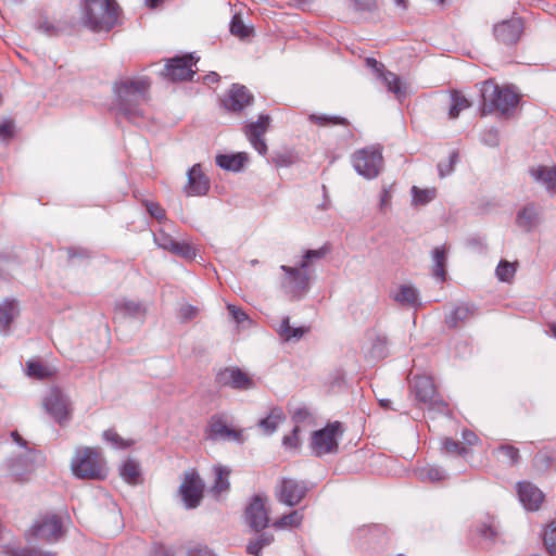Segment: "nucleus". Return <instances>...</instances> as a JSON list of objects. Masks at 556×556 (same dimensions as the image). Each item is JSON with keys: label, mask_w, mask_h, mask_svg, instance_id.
Segmentation results:
<instances>
[{"label": "nucleus", "mask_w": 556, "mask_h": 556, "mask_svg": "<svg viewBox=\"0 0 556 556\" xmlns=\"http://www.w3.org/2000/svg\"><path fill=\"white\" fill-rule=\"evenodd\" d=\"M11 437H12L13 441H14L16 444H18V445H20V451H22V450H24V448H28V447L26 446V441H24V440L22 439V437H21L16 431H13V432L11 433Z\"/></svg>", "instance_id": "obj_61"}, {"label": "nucleus", "mask_w": 556, "mask_h": 556, "mask_svg": "<svg viewBox=\"0 0 556 556\" xmlns=\"http://www.w3.org/2000/svg\"><path fill=\"white\" fill-rule=\"evenodd\" d=\"M270 124L268 115H260L258 119L254 123L247 125L245 135L252 147L262 155L267 153V144L263 136L267 131Z\"/></svg>", "instance_id": "obj_15"}, {"label": "nucleus", "mask_w": 556, "mask_h": 556, "mask_svg": "<svg viewBox=\"0 0 556 556\" xmlns=\"http://www.w3.org/2000/svg\"><path fill=\"white\" fill-rule=\"evenodd\" d=\"M309 119L318 125H321V126H325V125H328V124H332V125H346L348 122L345 118L343 117H339V116H328V115H315V114H312L309 115Z\"/></svg>", "instance_id": "obj_44"}, {"label": "nucleus", "mask_w": 556, "mask_h": 556, "mask_svg": "<svg viewBox=\"0 0 556 556\" xmlns=\"http://www.w3.org/2000/svg\"><path fill=\"white\" fill-rule=\"evenodd\" d=\"M256 542L260 543L261 548H263L273 542V536L263 534L256 540Z\"/></svg>", "instance_id": "obj_63"}, {"label": "nucleus", "mask_w": 556, "mask_h": 556, "mask_svg": "<svg viewBox=\"0 0 556 556\" xmlns=\"http://www.w3.org/2000/svg\"><path fill=\"white\" fill-rule=\"evenodd\" d=\"M366 64L376 72L377 76L382 80L387 89L394 93L397 99H402L407 94L408 85L396 74L384 71L383 65L374 58H367Z\"/></svg>", "instance_id": "obj_12"}, {"label": "nucleus", "mask_w": 556, "mask_h": 556, "mask_svg": "<svg viewBox=\"0 0 556 556\" xmlns=\"http://www.w3.org/2000/svg\"><path fill=\"white\" fill-rule=\"evenodd\" d=\"M14 556H53L52 553L26 552L15 553Z\"/></svg>", "instance_id": "obj_62"}, {"label": "nucleus", "mask_w": 556, "mask_h": 556, "mask_svg": "<svg viewBox=\"0 0 556 556\" xmlns=\"http://www.w3.org/2000/svg\"><path fill=\"white\" fill-rule=\"evenodd\" d=\"M252 101V96L244 86L233 85L224 99V105L230 111H241Z\"/></svg>", "instance_id": "obj_22"}, {"label": "nucleus", "mask_w": 556, "mask_h": 556, "mask_svg": "<svg viewBox=\"0 0 556 556\" xmlns=\"http://www.w3.org/2000/svg\"><path fill=\"white\" fill-rule=\"evenodd\" d=\"M20 313L18 305L14 300H2L0 302V332L8 334L11 324Z\"/></svg>", "instance_id": "obj_25"}, {"label": "nucleus", "mask_w": 556, "mask_h": 556, "mask_svg": "<svg viewBox=\"0 0 556 556\" xmlns=\"http://www.w3.org/2000/svg\"><path fill=\"white\" fill-rule=\"evenodd\" d=\"M118 308L123 312L124 315L134 317L141 316L146 312L144 307L140 303L130 300L122 301L118 304Z\"/></svg>", "instance_id": "obj_43"}, {"label": "nucleus", "mask_w": 556, "mask_h": 556, "mask_svg": "<svg viewBox=\"0 0 556 556\" xmlns=\"http://www.w3.org/2000/svg\"><path fill=\"white\" fill-rule=\"evenodd\" d=\"M56 369L36 361H28L26 364L27 376L37 379H47L55 374Z\"/></svg>", "instance_id": "obj_33"}, {"label": "nucleus", "mask_w": 556, "mask_h": 556, "mask_svg": "<svg viewBox=\"0 0 556 556\" xmlns=\"http://www.w3.org/2000/svg\"><path fill=\"white\" fill-rule=\"evenodd\" d=\"M41 456L31 448L18 451L8 460L10 473L18 481H27L35 472Z\"/></svg>", "instance_id": "obj_10"}, {"label": "nucleus", "mask_w": 556, "mask_h": 556, "mask_svg": "<svg viewBox=\"0 0 556 556\" xmlns=\"http://www.w3.org/2000/svg\"><path fill=\"white\" fill-rule=\"evenodd\" d=\"M351 1H352L355 10L369 9L374 3V0H351Z\"/></svg>", "instance_id": "obj_58"}, {"label": "nucleus", "mask_w": 556, "mask_h": 556, "mask_svg": "<svg viewBox=\"0 0 556 556\" xmlns=\"http://www.w3.org/2000/svg\"><path fill=\"white\" fill-rule=\"evenodd\" d=\"M103 439L108 442H111L115 446L124 445L118 434L112 430L104 431Z\"/></svg>", "instance_id": "obj_54"}, {"label": "nucleus", "mask_w": 556, "mask_h": 556, "mask_svg": "<svg viewBox=\"0 0 556 556\" xmlns=\"http://www.w3.org/2000/svg\"><path fill=\"white\" fill-rule=\"evenodd\" d=\"M230 31L232 35L240 38L249 36L250 29L244 25L243 21L239 15H233L230 23Z\"/></svg>", "instance_id": "obj_46"}, {"label": "nucleus", "mask_w": 556, "mask_h": 556, "mask_svg": "<svg viewBox=\"0 0 556 556\" xmlns=\"http://www.w3.org/2000/svg\"><path fill=\"white\" fill-rule=\"evenodd\" d=\"M463 440L468 445H475L478 442V437L471 431H464Z\"/></svg>", "instance_id": "obj_59"}, {"label": "nucleus", "mask_w": 556, "mask_h": 556, "mask_svg": "<svg viewBox=\"0 0 556 556\" xmlns=\"http://www.w3.org/2000/svg\"><path fill=\"white\" fill-rule=\"evenodd\" d=\"M311 414L306 408H299L293 413V419L296 422L304 421L305 419L309 418Z\"/></svg>", "instance_id": "obj_57"}, {"label": "nucleus", "mask_w": 556, "mask_h": 556, "mask_svg": "<svg viewBox=\"0 0 556 556\" xmlns=\"http://www.w3.org/2000/svg\"><path fill=\"white\" fill-rule=\"evenodd\" d=\"M213 472H214L215 480H214V484L212 485L211 492L215 496H220L223 493L228 492V490L230 488V483H229L230 469L225 466H222V465H216L213 467Z\"/></svg>", "instance_id": "obj_27"}, {"label": "nucleus", "mask_w": 556, "mask_h": 556, "mask_svg": "<svg viewBox=\"0 0 556 556\" xmlns=\"http://www.w3.org/2000/svg\"><path fill=\"white\" fill-rule=\"evenodd\" d=\"M517 263L501 261L495 269V275L500 281L510 282L515 277Z\"/></svg>", "instance_id": "obj_36"}, {"label": "nucleus", "mask_w": 556, "mask_h": 556, "mask_svg": "<svg viewBox=\"0 0 556 556\" xmlns=\"http://www.w3.org/2000/svg\"><path fill=\"white\" fill-rule=\"evenodd\" d=\"M306 494V486L293 479H283L279 490V501L288 506L299 504Z\"/></svg>", "instance_id": "obj_20"}, {"label": "nucleus", "mask_w": 556, "mask_h": 556, "mask_svg": "<svg viewBox=\"0 0 556 556\" xmlns=\"http://www.w3.org/2000/svg\"><path fill=\"white\" fill-rule=\"evenodd\" d=\"M147 210L153 217H155L159 220H162L165 217L164 210L157 203H147Z\"/></svg>", "instance_id": "obj_52"}, {"label": "nucleus", "mask_w": 556, "mask_h": 556, "mask_svg": "<svg viewBox=\"0 0 556 556\" xmlns=\"http://www.w3.org/2000/svg\"><path fill=\"white\" fill-rule=\"evenodd\" d=\"M518 495L527 510H538L544 501L543 492L530 482L518 484Z\"/></svg>", "instance_id": "obj_21"}, {"label": "nucleus", "mask_w": 556, "mask_h": 556, "mask_svg": "<svg viewBox=\"0 0 556 556\" xmlns=\"http://www.w3.org/2000/svg\"><path fill=\"white\" fill-rule=\"evenodd\" d=\"M193 56L186 55L172 59L164 68V76L172 81H180L191 79L195 72L192 70L194 65Z\"/></svg>", "instance_id": "obj_14"}, {"label": "nucleus", "mask_w": 556, "mask_h": 556, "mask_svg": "<svg viewBox=\"0 0 556 556\" xmlns=\"http://www.w3.org/2000/svg\"><path fill=\"white\" fill-rule=\"evenodd\" d=\"M211 432L215 438H220L228 441L242 442L243 440L241 430L230 429L222 422L213 424L211 427Z\"/></svg>", "instance_id": "obj_32"}, {"label": "nucleus", "mask_w": 556, "mask_h": 556, "mask_svg": "<svg viewBox=\"0 0 556 556\" xmlns=\"http://www.w3.org/2000/svg\"><path fill=\"white\" fill-rule=\"evenodd\" d=\"M457 157H458L457 153L452 152L448 156L447 162L439 163L438 168H439V174L441 177H445L453 170V167L457 162Z\"/></svg>", "instance_id": "obj_47"}, {"label": "nucleus", "mask_w": 556, "mask_h": 556, "mask_svg": "<svg viewBox=\"0 0 556 556\" xmlns=\"http://www.w3.org/2000/svg\"><path fill=\"white\" fill-rule=\"evenodd\" d=\"M516 223L517 226L526 232L534 230L540 224V214L538 208L533 204L525 205L517 213Z\"/></svg>", "instance_id": "obj_24"}, {"label": "nucleus", "mask_w": 556, "mask_h": 556, "mask_svg": "<svg viewBox=\"0 0 556 556\" xmlns=\"http://www.w3.org/2000/svg\"><path fill=\"white\" fill-rule=\"evenodd\" d=\"M299 426H295L291 435L283 438L282 444L287 450H296L300 446Z\"/></svg>", "instance_id": "obj_48"}, {"label": "nucleus", "mask_w": 556, "mask_h": 556, "mask_svg": "<svg viewBox=\"0 0 556 556\" xmlns=\"http://www.w3.org/2000/svg\"><path fill=\"white\" fill-rule=\"evenodd\" d=\"M479 531L480 534L486 539L492 538L495 534L491 526H483Z\"/></svg>", "instance_id": "obj_64"}, {"label": "nucleus", "mask_w": 556, "mask_h": 556, "mask_svg": "<svg viewBox=\"0 0 556 556\" xmlns=\"http://www.w3.org/2000/svg\"><path fill=\"white\" fill-rule=\"evenodd\" d=\"M443 446L447 452H457L459 454L466 452L464 447H459L457 442L453 441L452 439H444Z\"/></svg>", "instance_id": "obj_55"}, {"label": "nucleus", "mask_w": 556, "mask_h": 556, "mask_svg": "<svg viewBox=\"0 0 556 556\" xmlns=\"http://www.w3.org/2000/svg\"><path fill=\"white\" fill-rule=\"evenodd\" d=\"M227 307L232 318L238 325H243L244 323L250 324V320L243 311L231 304H229Z\"/></svg>", "instance_id": "obj_50"}, {"label": "nucleus", "mask_w": 556, "mask_h": 556, "mask_svg": "<svg viewBox=\"0 0 556 556\" xmlns=\"http://www.w3.org/2000/svg\"><path fill=\"white\" fill-rule=\"evenodd\" d=\"M154 240L160 248L172 252L173 245L175 243V240L173 238L165 235L164 232H160L154 236Z\"/></svg>", "instance_id": "obj_49"}, {"label": "nucleus", "mask_w": 556, "mask_h": 556, "mask_svg": "<svg viewBox=\"0 0 556 556\" xmlns=\"http://www.w3.org/2000/svg\"><path fill=\"white\" fill-rule=\"evenodd\" d=\"M285 415L281 408H273L268 416L260 421V427L266 434H271L283 421Z\"/></svg>", "instance_id": "obj_31"}, {"label": "nucleus", "mask_w": 556, "mask_h": 556, "mask_svg": "<svg viewBox=\"0 0 556 556\" xmlns=\"http://www.w3.org/2000/svg\"><path fill=\"white\" fill-rule=\"evenodd\" d=\"M118 20V7L114 0H85L81 21L94 31L110 30Z\"/></svg>", "instance_id": "obj_3"}, {"label": "nucleus", "mask_w": 556, "mask_h": 556, "mask_svg": "<svg viewBox=\"0 0 556 556\" xmlns=\"http://www.w3.org/2000/svg\"><path fill=\"white\" fill-rule=\"evenodd\" d=\"M382 161L381 149L376 146L361 149L352 157L355 170L367 179L378 176L382 167Z\"/></svg>", "instance_id": "obj_7"}, {"label": "nucleus", "mask_w": 556, "mask_h": 556, "mask_svg": "<svg viewBox=\"0 0 556 556\" xmlns=\"http://www.w3.org/2000/svg\"><path fill=\"white\" fill-rule=\"evenodd\" d=\"M172 253L179 255L187 260H193L197 256L195 248L185 241H175Z\"/></svg>", "instance_id": "obj_41"}, {"label": "nucleus", "mask_w": 556, "mask_h": 556, "mask_svg": "<svg viewBox=\"0 0 556 556\" xmlns=\"http://www.w3.org/2000/svg\"><path fill=\"white\" fill-rule=\"evenodd\" d=\"M187 556H214L207 547H193L188 551Z\"/></svg>", "instance_id": "obj_56"}, {"label": "nucleus", "mask_w": 556, "mask_h": 556, "mask_svg": "<svg viewBox=\"0 0 556 556\" xmlns=\"http://www.w3.org/2000/svg\"><path fill=\"white\" fill-rule=\"evenodd\" d=\"M203 489L204 483L198 473L190 472L185 476L179 492L187 508H194L200 504Z\"/></svg>", "instance_id": "obj_13"}, {"label": "nucleus", "mask_w": 556, "mask_h": 556, "mask_svg": "<svg viewBox=\"0 0 556 556\" xmlns=\"http://www.w3.org/2000/svg\"><path fill=\"white\" fill-rule=\"evenodd\" d=\"M476 308L473 305L468 303H462L456 305L448 316L446 323L451 327H456L458 323L465 321L475 315Z\"/></svg>", "instance_id": "obj_28"}, {"label": "nucleus", "mask_w": 556, "mask_h": 556, "mask_svg": "<svg viewBox=\"0 0 556 556\" xmlns=\"http://www.w3.org/2000/svg\"><path fill=\"white\" fill-rule=\"evenodd\" d=\"M210 189V181L200 165H193L188 172V182L184 188L186 195H204Z\"/></svg>", "instance_id": "obj_18"}, {"label": "nucleus", "mask_w": 556, "mask_h": 556, "mask_svg": "<svg viewBox=\"0 0 556 556\" xmlns=\"http://www.w3.org/2000/svg\"><path fill=\"white\" fill-rule=\"evenodd\" d=\"M150 81L146 77H127L115 85L118 110L128 118L142 114L140 105L146 100Z\"/></svg>", "instance_id": "obj_2"}, {"label": "nucleus", "mask_w": 556, "mask_h": 556, "mask_svg": "<svg viewBox=\"0 0 556 556\" xmlns=\"http://www.w3.org/2000/svg\"><path fill=\"white\" fill-rule=\"evenodd\" d=\"M391 299L402 306L415 307L419 305V292L413 285H400L392 293Z\"/></svg>", "instance_id": "obj_23"}, {"label": "nucleus", "mask_w": 556, "mask_h": 556, "mask_svg": "<svg viewBox=\"0 0 556 556\" xmlns=\"http://www.w3.org/2000/svg\"><path fill=\"white\" fill-rule=\"evenodd\" d=\"M412 193L414 205H425L435 198L437 191L434 188L419 189L413 187Z\"/></svg>", "instance_id": "obj_39"}, {"label": "nucleus", "mask_w": 556, "mask_h": 556, "mask_svg": "<svg viewBox=\"0 0 556 556\" xmlns=\"http://www.w3.org/2000/svg\"><path fill=\"white\" fill-rule=\"evenodd\" d=\"M245 520L249 526L255 530L267 527L269 518L265 501L256 495L254 496L245 509Z\"/></svg>", "instance_id": "obj_16"}, {"label": "nucleus", "mask_w": 556, "mask_h": 556, "mask_svg": "<svg viewBox=\"0 0 556 556\" xmlns=\"http://www.w3.org/2000/svg\"><path fill=\"white\" fill-rule=\"evenodd\" d=\"M46 413L60 426L67 425L73 415V403L71 397L60 390L52 388L42 401Z\"/></svg>", "instance_id": "obj_6"}, {"label": "nucleus", "mask_w": 556, "mask_h": 556, "mask_svg": "<svg viewBox=\"0 0 556 556\" xmlns=\"http://www.w3.org/2000/svg\"><path fill=\"white\" fill-rule=\"evenodd\" d=\"M544 544L546 548L554 553L556 552V522L551 523L543 533Z\"/></svg>", "instance_id": "obj_45"}, {"label": "nucleus", "mask_w": 556, "mask_h": 556, "mask_svg": "<svg viewBox=\"0 0 556 556\" xmlns=\"http://www.w3.org/2000/svg\"><path fill=\"white\" fill-rule=\"evenodd\" d=\"M140 475L139 464L132 459L126 460L121 468V476L128 483H136Z\"/></svg>", "instance_id": "obj_38"}, {"label": "nucleus", "mask_w": 556, "mask_h": 556, "mask_svg": "<svg viewBox=\"0 0 556 556\" xmlns=\"http://www.w3.org/2000/svg\"><path fill=\"white\" fill-rule=\"evenodd\" d=\"M324 255V250H308L298 265H282L280 268L286 274L285 289L293 296H300L306 292L309 286V268L315 261L323 258Z\"/></svg>", "instance_id": "obj_4"}, {"label": "nucleus", "mask_w": 556, "mask_h": 556, "mask_svg": "<svg viewBox=\"0 0 556 556\" xmlns=\"http://www.w3.org/2000/svg\"><path fill=\"white\" fill-rule=\"evenodd\" d=\"M418 476L422 481H440L445 478L444 471L435 466L424 467L419 470Z\"/></svg>", "instance_id": "obj_42"}, {"label": "nucleus", "mask_w": 556, "mask_h": 556, "mask_svg": "<svg viewBox=\"0 0 556 556\" xmlns=\"http://www.w3.org/2000/svg\"><path fill=\"white\" fill-rule=\"evenodd\" d=\"M470 106V102L460 92L454 91L451 93V104L448 109L450 118H457L459 113Z\"/></svg>", "instance_id": "obj_35"}, {"label": "nucleus", "mask_w": 556, "mask_h": 556, "mask_svg": "<svg viewBox=\"0 0 556 556\" xmlns=\"http://www.w3.org/2000/svg\"><path fill=\"white\" fill-rule=\"evenodd\" d=\"M340 422H332L317 430L312 435L311 448L316 456L334 453L338 450V440L342 435Z\"/></svg>", "instance_id": "obj_9"}, {"label": "nucleus", "mask_w": 556, "mask_h": 556, "mask_svg": "<svg viewBox=\"0 0 556 556\" xmlns=\"http://www.w3.org/2000/svg\"><path fill=\"white\" fill-rule=\"evenodd\" d=\"M522 28L521 20L519 17H513L495 25L494 35L498 41L505 45H511L518 41Z\"/></svg>", "instance_id": "obj_17"}, {"label": "nucleus", "mask_w": 556, "mask_h": 556, "mask_svg": "<svg viewBox=\"0 0 556 556\" xmlns=\"http://www.w3.org/2000/svg\"><path fill=\"white\" fill-rule=\"evenodd\" d=\"M219 381L233 389L250 390L255 387L254 380L239 368H226L218 374Z\"/></svg>", "instance_id": "obj_19"}, {"label": "nucleus", "mask_w": 556, "mask_h": 556, "mask_svg": "<svg viewBox=\"0 0 556 556\" xmlns=\"http://www.w3.org/2000/svg\"><path fill=\"white\" fill-rule=\"evenodd\" d=\"M247 549H248L249 554H251L253 556H260V552L262 548H261L260 543H257L255 540V541H252L249 543Z\"/></svg>", "instance_id": "obj_60"}, {"label": "nucleus", "mask_w": 556, "mask_h": 556, "mask_svg": "<svg viewBox=\"0 0 556 556\" xmlns=\"http://www.w3.org/2000/svg\"><path fill=\"white\" fill-rule=\"evenodd\" d=\"M14 125L10 121L0 123V140H7L13 136Z\"/></svg>", "instance_id": "obj_51"}, {"label": "nucleus", "mask_w": 556, "mask_h": 556, "mask_svg": "<svg viewBox=\"0 0 556 556\" xmlns=\"http://www.w3.org/2000/svg\"><path fill=\"white\" fill-rule=\"evenodd\" d=\"M289 321V317L283 318L278 328L279 336L286 341L299 340L308 331L305 327H291Z\"/></svg>", "instance_id": "obj_34"}, {"label": "nucleus", "mask_w": 556, "mask_h": 556, "mask_svg": "<svg viewBox=\"0 0 556 556\" xmlns=\"http://www.w3.org/2000/svg\"><path fill=\"white\" fill-rule=\"evenodd\" d=\"M71 471L78 479L103 480L109 468L99 447L78 446L71 459Z\"/></svg>", "instance_id": "obj_1"}, {"label": "nucleus", "mask_w": 556, "mask_h": 556, "mask_svg": "<svg viewBox=\"0 0 556 556\" xmlns=\"http://www.w3.org/2000/svg\"><path fill=\"white\" fill-rule=\"evenodd\" d=\"M371 354L374 357L381 358L386 355V340L384 338H378L377 344L372 346Z\"/></svg>", "instance_id": "obj_53"}, {"label": "nucleus", "mask_w": 556, "mask_h": 556, "mask_svg": "<svg viewBox=\"0 0 556 556\" xmlns=\"http://www.w3.org/2000/svg\"><path fill=\"white\" fill-rule=\"evenodd\" d=\"M247 154L242 152L231 155L223 154L216 157V163L226 170L239 172L247 162Z\"/></svg>", "instance_id": "obj_29"}, {"label": "nucleus", "mask_w": 556, "mask_h": 556, "mask_svg": "<svg viewBox=\"0 0 556 556\" xmlns=\"http://www.w3.org/2000/svg\"><path fill=\"white\" fill-rule=\"evenodd\" d=\"M303 514L299 510H294L291 514L281 517L274 522L276 529L298 528L303 521Z\"/></svg>", "instance_id": "obj_37"}, {"label": "nucleus", "mask_w": 556, "mask_h": 556, "mask_svg": "<svg viewBox=\"0 0 556 556\" xmlns=\"http://www.w3.org/2000/svg\"><path fill=\"white\" fill-rule=\"evenodd\" d=\"M532 178L541 184L549 193H556V168L536 166L531 169Z\"/></svg>", "instance_id": "obj_26"}, {"label": "nucleus", "mask_w": 556, "mask_h": 556, "mask_svg": "<svg viewBox=\"0 0 556 556\" xmlns=\"http://www.w3.org/2000/svg\"><path fill=\"white\" fill-rule=\"evenodd\" d=\"M62 535V525L55 515H46L35 521L27 539L29 543H53Z\"/></svg>", "instance_id": "obj_8"}, {"label": "nucleus", "mask_w": 556, "mask_h": 556, "mask_svg": "<svg viewBox=\"0 0 556 556\" xmlns=\"http://www.w3.org/2000/svg\"><path fill=\"white\" fill-rule=\"evenodd\" d=\"M446 250L444 247H437L432 250V271L441 282L446 279Z\"/></svg>", "instance_id": "obj_30"}, {"label": "nucleus", "mask_w": 556, "mask_h": 556, "mask_svg": "<svg viewBox=\"0 0 556 556\" xmlns=\"http://www.w3.org/2000/svg\"><path fill=\"white\" fill-rule=\"evenodd\" d=\"M497 458L508 465H514L518 462V450L511 445H503L495 451Z\"/></svg>", "instance_id": "obj_40"}, {"label": "nucleus", "mask_w": 556, "mask_h": 556, "mask_svg": "<svg viewBox=\"0 0 556 556\" xmlns=\"http://www.w3.org/2000/svg\"><path fill=\"white\" fill-rule=\"evenodd\" d=\"M483 98V111L491 112L496 110L502 114L509 113L519 102V96L510 88H500L492 81H484L481 87Z\"/></svg>", "instance_id": "obj_5"}, {"label": "nucleus", "mask_w": 556, "mask_h": 556, "mask_svg": "<svg viewBox=\"0 0 556 556\" xmlns=\"http://www.w3.org/2000/svg\"><path fill=\"white\" fill-rule=\"evenodd\" d=\"M414 393L418 401L431 408L443 410L445 403L438 396L432 378L428 376L415 377L413 381Z\"/></svg>", "instance_id": "obj_11"}]
</instances>
